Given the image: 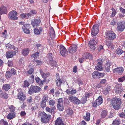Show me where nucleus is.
Listing matches in <instances>:
<instances>
[{"label": "nucleus", "mask_w": 125, "mask_h": 125, "mask_svg": "<svg viewBox=\"0 0 125 125\" xmlns=\"http://www.w3.org/2000/svg\"><path fill=\"white\" fill-rule=\"evenodd\" d=\"M121 103V99L117 98H113L111 101V104L115 110H118L120 108Z\"/></svg>", "instance_id": "f257e3e1"}, {"label": "nucleus", "mask_w": 125, "mask_h": 125, "mask_svg": "<svg viewBox=\"0 0 125 125\" xmlns=\"http://www.w3.org/2000/svg\"><path fill=\"white\" fill-rule=\"evenodd\" d=\"M40 115L41 116V121L44 123L46 124L48 122L51 118V115L47 114L44 112H42Z\"/></svg>", "instance_id": "f03ea898"}, {"label": "nucleus", "mask_w": 125, "mask_h": 125, "mask_svg": "<svg viewBox=\"0 0 125 125\" xmlns=\"http://www.w3.org/2000/svg\"><path fill=\"white\" fill-rule=\"evenodd\" d=\"M41 89L40 87L37 86L31 85L29 89L28 93L30 95L32 94L34 92L38 93L40 91Z\"/></svg>", "instance_id": "7ed1b4c3"}, {"label": "nucleus", "mask_w": 125, "mask_h": 125, "mask_svg": "<svg viewBox=\"0 0 125 125\" xmlns=\"http://www.w3.org/2000/svg\"><path fill=\"white\" fill-rule=\"evenodd\" d=\"M99 28V26L98 24L94 25L93 26L91 30V34L93 38L98 34Z\"/></svg>", "instance_id": "20e7f679"}, {"label": "nucleus", "mask_w": 125, "mask_h": 125, "mask_svg": "<svg viewBox=\"0 0 125 125\" xmlns=\"http://www.w3.org/2000/svg\"><path fill=\"white\" fill-rule=\"evenodd\" d=\"M105 35L108 39L110 40H113L116 37V34L112 31H108L105 33Z\"/></svg>", "instance_id": "39448f33"}, {"label": "nucleus", "mask_w": 125, "mask_h": 125, "mask_svg": "<svg viewBox=\"0 0 125 125\" xmlns=\"http://www.w3.org/2000/svg\"><path fill=\"white\" fill-rule=\"evenodd\" d=\"M17 90L18 92L17 94L18 98L21 101L25 100L26 98V97L25 94H23L21 89L20 88L18 89Z\"/></svg>", "instance_id": "423d86ee"}, {"label": "nucleus", "mask_w": 125, "mask_h": 125, "mask_svg": "<svg viewBox=\"0 0 125 125\" xmlns=\"http://www.w3.org/2000/svg\"><path fill=\"white\" fill-rule=\"evenodd\" d=\"M69 100L73 104L77 105L81 103V101L78 98L75 96H72L69 97Z\"/></svg>", "instance_id": "0eeeda50"}, {"label": "nucleus", "mask_w": 125, "mask_h": 125, "mask_svg": "<svg viewBox=\"0 0 125 125\" xmlns=\"http://www.w3.org/2000/svg\"><path fill=\"white\" fill-rule=\"evenodd\" d=\"M17 13L16 11L13 10L10 11L8 14V17L10 19L16 20L18 19L16 16Z\"/></svg>", "instance_id": "6e6552de"}, {"label": "nucleus", "mask_w": 125, "mask_h": 125, "mask_svg": "<svg viewBox=\"0 0 125 125\" xmlns=\"http://www.w3.org/2000/svg\"><path fill=\"white\" fill-rule=\"evenodd\" d=\"M77 45L75 44L72 45L68 48L69 53L72 54L75 52L77 50Z\"/></svg>", "instance_id": "1a4fd4ad"}, {"label": "nucleus", "mask_w": 125, "mask_h": 125, "mask_svg": "<svg viewBox=\"0 0 125 125\" xmlns=\"http://www.w3.org/2000/svg\"><path fill=\"white\" fill-rule=\"evenodd\" d=\"M41 21L39 18L34 19L32 20L31 23L34 28L39 26Z\"/></svg>", "instance_id": "9d476101"}, {"label": "nucleus", "mask_w": 125, "mask_h": 125, "mask_svg": "<svg viewBox=\"0 0 125 125\" xmlns=\"http://www.w3.org/2000/svg\"><path fill=\"white\" fill-rule=\"evenodd\" d=\"M60 52L61 54L63 56H66L68 54V51L66 49L64 46L62 45L60 46Z\"/></svg>", "instance_id": "9b49d317"}, {"label": "nucleus", "mask_w": 125, "mask_h": 125, "mask_svg": "<svg viewBox=\"0 0 125 125\" xmlns=\"http://www.w3.org/2000/svg\"><path fill=\"white\" fill-rule=\"evenodd\" d=\"M31 27L30 25L29 24H26L23 25L22 28L24 32L26 34H29L30 32V31L29 30Z\"/></svg>", "instance_id": "f8f14e48"}, {"label": "nucleus", "mask_w": 125, "mask_h": 125, "mask_svg": "<svg viewBox=\"0 0 125 125\" xmlns=\"http://www.w3.org/2000/svg\"><path fill=\"white\" fill-rule=\"evenodd\" d=\"M117 25V29L118 31L122 32L125 28L124 25L122 22H118Z\"/></svg>", "instance_id": "ddd939ff"}, {"label": "nucleus", "mask_w": 125, "mask_h": 125, "mask_svg": "<svg viewBox=\"0 0 125 125\" xmlns=\"http://www.w3.org/2000/svg\"><path fill=\"white\" fill-rule=\"evenodd\" d=\"M56 77L55 82L56 85L58 86H60L62 82L61 79L60 78L59 73H57L56 75Z\"/></svg>", "instance_id": "4468645a"}, {"label": "nucleus", "mask_w": 125, "mask_h": 125, "mask_svg": "<svg viewBox=\"0 0 125 125\" xmlns=\"http://www.w3.org/2000/svg\"><path fill=\"white\" fill-rule=\"evenodd\" d=\"M124 71L123 68L122 67H118L113 70V72L115 73L122 74Z\"/></svg>", "instance_id": "2eb2a0df"}, {"label": "nucleus", "mask_w": 125, "mask_h": 125, "mask_svg": "<svg viewBox=\"0 0 125 125\" xmlns=\"http://www.w3.org/2000/svg\"><path fill=\"white\" fill-rule=\"evenodd\" d=\"M16 54L15 51H8L6 53V56L7 58H12Z\"/></svg>", "instance_id": "dca6fc26"}, {"label": "nucleus", "mask_w": 125, "mask_h": 125, "mask_svg": "<svg viewBox=\"0 0 125 125\" xmlns=\"http://www.w3.org/2000/svg\"><path fill=\"white\" fill-rule=\"evenodd\" d=\"M55 125H66L64 124L60 117L58 118L54 121Z\"/></svg>", "instance_id": "f3484780"}, {"label": "nucleus", "mask_w": 125, "mask_h": 125, "mask_svg": "<svg viewBox=\"0 0 125 125\" xmlns=\"http://www.w3.org/2000/svg\"><path fill=\"white\" fill-rule=\"evenodd\" d=\"M83 58L85 59L88 58L90 60H92L93 58V56L90 53L87 52L84 53L83 54Z\"/></svg>", "instance_id": "a211bd4d"}, {"label": "nucleus", "mask_w": 125, "mask_h": 125, "mask_svg": "<svg viewBox=\"0 0 125 125\" xmlns=\"http://www.w3.org/2000/svg\"><path fill=\"white\" fill-rule=\"evenodd\" d=\"M66 92L68 94H71L72 95H74L77 92L76 89H72V90L71 89L67 90Z\"/></svg>", "instance_id": "6ab92c4d"}, {"label": "nucleus", "mask_w": 125, "mask_h": 125, "mask_svg": "<svg viewBox=\"0 0 125 125\" xmlns=\"http://www.w3.org/2000/svg\"><path fill=\"white\" fill-rule=\"evenodd\" d=\"M49 34L52 39L54 38L55 35V33L54 30L52 27L50 29Z\"/></svg>", "instance_id": "aec40b11"}, {"label": "nucleus", "mask_w": 125, "mask_h": 125, "mask_svg": "<svg viewBox=\"0 0 125 125\" xmlns=\"http://www.w3.org/2000/svg\"><path fill=\"white\" fill-rule=\"evenodd\" d=\"M7 12V8L4 6H1L0 9V14H6Z\"/></svg>", "instance_id": "412c9836"}, {"label": "nucleus", "mask_w": 125, "mask_h": 125, "mask_svg": "<svg viewBox=\"0 0 125 125\" xmlns=\"http://www.w3.org/2000/svg\"><path fill=\"white\" fill-rule=\"evenodd\" d=\"M43 29L42 27H40L39 29L36 28L34 30V33L36 35L41 34L42 31Z\"/></svg>", "instance_id": "4be33fe9"}, {"label": "nucleus", "mask_w": 125, "mask_h": 125, "mask_svg": "<svg viewBox=\"0 0 125 125\" xmlns=\"http://www.w3.org/2000/svg\"><path fill=\"white\" fill-rule=\"evenodd\" d=\"M92 76L93 78L94 79H98L100 78L99 76V73L97 71H94L92 73Z\"/></svg>", "instance_id": "5701e85b"}, {"label": "nucleus", "mask_w": 125, "mask_h": 125, "mask_svg": "<svg viewBox=\"0 0 125 125\" xmlns=\"http://www.w3.org/2000/svg\"><path fill=\"white\" fill-rule=\"evenodd\" d=\"M111 89V87L109 85H107L106 87L104 88L103 91V93L105 94H106L109 93V92Z\"/></svg>", "instance_id": "b1692460"}, {"label": "nucleus", "mask_w": 125, "mask_h": 125, "mask_svg": "<svg viewBox=\"0 0 125 125\" xmlns=\"http://www.w3.org/2000/svg\"><path fill=\"white\" fill-rule=\"evenodd\" d=\"M108 112L106 110H103L102 111L100 114V117L102 118H105L107 115Z\"/></svg>", "instance_id": "393cba45"}, {"label": "nucleus", "mask_w": 125, "mask_h": 125, "mask_svg": "<svg viewBox=\"0 0 125 125\" xmlns=\"http://www.w3.org/2000/svg\"><path fill=\"white\" fill-rule=\"evenodd\" d=\"M48 104L52 106V109L53 110H54L56 109V108L54 106L55 102L54 100L52 99L49 100L48 102Z\"/></svg>", "instance_id": "a878e982"}, {"label": "nucleus", "mask_w": 125, "mask_h": 125, "mask_svg": "<svg viewBox=\"0 0 125 125\" xmlns=\"http://www.w3.org/2000/svg\"><path fill=\"white\" fill-rule=\"evenodd\" d=\"M97 103L98 106L101 104L103 102L102 97V96H99L95 101Z\"/></svg>", "instance_id": "bb28decb"}, {"label": "nucleus", "mask_w": 125, "mask_h": 125, "mask_svg": "<svg viewBox=\"0 0 125 125\" xmlns=\"http://www.w3.org/2000/svg\"><path fill=\"white\" fill-rule=\"evenodd\" d=\"M29 52V49L28 48H25L23 49L22 52V54L24 56L27 55Z\"/></svg>", "instance_id": "cd10ccee"}, {"label": "nucleus", "mask_w": 125, "mask_h": 125, "mask_svg": "<svg viewBox=\"0 0 125 125\" xmlns=\"http://www.w3.org/2000/svg\"><path fill=\"white\" fill-rule=\"evenodd\" d=\"M11 86L10 84H4L2 87V89L6 91H7L10 88Z\"/></svg>", "instance_id": "c85d7f7f"}, {"label": "nucleus", "mask_w": 125, "mask_h": 125, "mask_svg": "<svg viewBox=\"0 0 125 125\" xmlns=\"http://www.w3.org/2000/svg\"><path fill=\"white\" fill-rule=\"evenodd\" d=\"M20 16L21 18L23 19L24 18L28 19L29 18V17L30 16V14L29 13H22V14H21Z\"/></svg>", "instance_id": "c756f323"}, {"label": "nucleus", "mask_w": 125, "mask_h": 125, "mask_svg": "<svg viewBox=\"0 0 125 125\" xmlns=\"http://www.w3.org/2000/svg\"><path fill=\"white\" fill-rule=\"evenodd\" d=\"M15 113H10L7 115V117L8 119L11 120L15 117Z\"/></svg>", "instance_id": "7c9ffc66"}, {"label": "nucleus", "mask_w": 125, "mask_h": 125, "mask_svg": "<svg viewBox=\"0 0 125 125\" xmlns=\"http://www.w3.org/2000/svg\"><path fill=\"white\" fill-rule=\"evenodd\" d=\"M35 80L36 83H37L40 86H42L43 85V80H41L39 77H36Z\"/></svg>", "instance_id": "2f4dec72"}, {"label": "nucleus", "mask_w": 125, "mask_h": 125, "mask_svg": "<svg viewBox=\"0 0 125 125\" xmlns=\"http://www.w3.org/2000/svg\"><path fill=\"white\" fill-rule=\"evenodd\" d=\"M90 113L87 112L86 113V115L83 116V118L87 121H89L90 120Z\"/></svg>", "instance_id": "473e14b6"}, {"label": "nucleus", "mask_w": 125, "mask_h": 125, "mask_svg": "<svg viewBox=\"0 0 125 125\" xmlns=\"http://www.w3.org/2000/svg\"><path fill=\"white\" fill-rule=\"evenodd\" d=\"M0 94L1 97L4 99H7L9 97L8 94L6 92L1 93Z\"/></svg>", "instance_id": "72a5a7b5"}, {"label": "nucleus", "mask_w": 125, "mask_h": 125, "mask_svg": "<svg viewBox=\"0 0 125 125\" xmlns=\"http://www.w3.org/2000/svg\"><path fill=\"white\" fill-rule=\"evenodd\" d=\"M66 112L68 115H72L73 113V110L69 108H67L66 110Z\"/></svg>", "instance_id": "f704fd0d"}, {"label": "nucleus", "mask_w": 125, "mask_h": 125, "mask_svg": "<svg viewBox=\"0 0 125 125\" xmlns=\"http://www.w3.org/2000/svg\"><path fill=\"white\" fill-rule=\"evenodd\" d=\"M57 108L60 111H62L64 109L63 104H57Z\"/></svg>", "instance_id": "c9c22d12"}, {"label": "nucleus", "mask_w": 125, "mask_h": 125, "mask_svg": "<svg viewBox=\"0 0 125 125\" xmlns=\"http://www.w3.org/2000/svg\"><path fill=\"white\" fill-rule=\"evenodd\" d=\"M47 61L48 62H50V61L53 60V57H52V54L51 53H48L47 54Z\"/></svg>", "instance_id": "e433bc0d"}, {"label": "nucleus", "mask_w": 125, "mask_h": 125, "mask_svg": "<svg viewBox=\"0 0 125 125\" xmlns=\"http://www.w3.org/2000/svg\"><path fill=\"white\" fill-rule=\"evenodd\" d=\"M39 52L37 51L36 52H35L31 56V57L34 58V59H36L37 57L39 56Z\"/></svg>", "instance_id": "4c0bfd02"}, {"label": "nucleus", "mask_w": 125, "mask_h": 125, "mask_svg": "<svg viewBox=\"0 0 125 125\" xmlns=\"http://www.w3.org/2000/svg\"><path fill=\"white\" fill-rule=\"evenodd\" d=\"M50 73H47L46 74L44 73H41V76L42 77L45 79V78H47V77H48L50 75Z\"/></svg>", "instance_id": "58836bf2"}, {"label": "nucleus", "mask_w": 125, "mask_h": 125, "mask_svg": "<svg viewBox=\"0 0 125 125\" xmlns=\"http://www.w3.org/2000/svg\"><path fill=\"white\" fill-rule=\"evenodd\" d=\"M36 59H34L33 62L36 64L37 65H41L42 63V62L39 60H36Z\"/></svg>", "instance_id": "ea45409f"}, {"label": "nucleus", "mask_w": 125, "mask_h": 125, "mask_svg": "<svg viewBox=\"0 0 125 125\" xmlns=\"http://www.w3.org/2000/svg\"><path fill=\"white\" fill-rule=\"evenodd\" d=\"M40 106L42 108L44 109L46 106V102L41 101L40 102Z\"/></svg>", "instance_id": "a19ab883"}, {"label": "nucleus", "mask_w": 125, "mask_h": 125, "mask_svg": "<svg viewBox=\"0 0 125 125\" xmlns=\"http://www.w3.org/2000/svg\"><path fill=\"white\" fill-rule=\"evenodd\" d=\"M38 105L35 103L33 104L31 107V109L32 110H35L37 109L38 108Z\"/></svg>", "instance_id": "79ce46f5"}, {"label": "nucleus", "mask_w": 125, "mask_h": 125, "mask_svg": "<svg viewBox=\"0 0 125 125\" xmlns=\"http://www.w3.org/2000/svg\"><path fill=\"white\" fill-rule=\"evenodd\" d=\"M49 62L52 66L56 67L57 66V62L53 60L50 61Z\"/></svg>", "instance_id": "37998d69"}, {"label": "nucleus", "mask_w": 125, "mask_h": 125, "mask_svg": "<svg viewBox=\"0 0 125 125\" xmlns=\"http://www.w3.org/2000/svg\"><path fill=\"white\" fill-rule=\"evenodd\" d=\"M34 72V69L32 68H31L28 71H27V72L29 75H33Z\"/></svg>", "instance_id": "c03bdc74"}, {"label": "nucleus", "mask_w": 125, "mask_h": 125, "mask_svg": "<svg viewBox=\"0 0 125 125\" xmlns=\"http://www.w3.org/2000/svg\"><path fill=\"white\" fill-rule=\"evenodd\" d=\"M30 84L28 81L25 80L24 82L23 87L25 88L29 86Z\"/></svg>", "instance_id": "a18cd8bd"}, {"label": "nucleus", "mask_w": 125, "mask_h": 125, "mask_svg": "<svg viewBox=\"0 0 125 125\" xmlns=\"http://www.w3.org/2000/svg\"><path fill=\"white\" fill-rule=\"evenodd\" d=\"M34 80V77L33 74L30 76L29 79V82L30 83H33Z\"/></svg>", "instance_id": "49530a36"}, {"label": "nucleus", "mask_w": 125, "mask_h": 125, "mask_svg": "<svg viewBox=\"0 0 125 125\" xmlns=\"http://www.w3.org/2000/svg\"><path fill=\"white\" fill-rule=\"evenodd\" d=\"M15 108L13 105L10 106H9L10 111L11 113H15Z\"/></svg>", "instance_id": "de8ad7c7"}, {"label": "nucleus", "mask_w": 125, "mask_h": 125, "mask_svg": "<svg viewBox=\"0 0 125 125\" xmlns=\"http://www.w3.org/2000/svg\"><path fill=\"white\" fill-rule=\"evenodd\" d=\"M11 76L12 74L11 73L10 71H8L6 72L5 76L7 79L11 77Z\"/></svg>", "instance_id": "09e8293b"}, {"label": "nucleus", "mask_w": 125, "mask_h": 125, "mask_svg": "<svg viewBox=\"0 0 125 125\" xmlns=\"http://www.w3.org/2000/svg\"><path fill=\"white\" fill-rule=\"evenodd\" d=\"M0 124L1 125H8V122L4 121V119H2L0 121Z\"/></svg>", "instance_id": "8fccbe9b"}, {"label": "nucleus", "mask_w": 125, "mask_h": 125, "mask_svg": "<svg viewBox=\"0 0 125 125\" xmlns=\"http://www.w3.org/2000/svg\"><path fill=\"white\" fill-rule=\"evenodd\" d=\"M48 97L47 95H44L43 97L42 101L46 102H48Z\"/></svg>", "instance_id": "3c124183"}, {"label": "nucleus", "mask_w": 125, "mask_h": 125, "mask_svg": "<svg viewBox=\"0 0 125 125\" xmlns=\"http://www.w3.org/2000/svg\"><path fill=\"white\" fill-rule=\"evenodd\" d=\"M97 41H95L94 40H91L89 41V44L92 45H95L97 43Z\"/></svg>", "instance_id": "603ef678"}, {"label": "nucleus", "mask_w": 125, "mask_h": 125, "mask_svg": "<svg viewBox=\"0 0 125 125\" xmlns=\"http://www.w3.org/2000/svg\"><path fill=\"white\" fill-rule=\"evenodd\" d=\"M95 69L96 70L101 71L102 70L103 68L102 66L97 65L95 66Z\"/></svg>", "instance_id": "864d4df0"}, {"label": "nucleus", "mask_w": 125, "mask_h": 125, "mask_svg": "<svg viewBox=\"0 0 125 125\" xmlns=\"http://www.w3.org/2000/svg\"><path fill=\"white\" fill-rule=\"evenodd\" d=\"M123 51L119 48H118L115 51L116 53L119 55H120L123 53Z\"/></svg>", "instance_id": "5fc2aeb1"}, {"label": "nucleus", "mask_w": 125, "mask_h": 125, "mask_svg": "<svg viewBox=\"0 0 125 125\" xmlns=\"http://www.w3.org/2000/svg\"><path fill=\"white\" fill-rule=\"evenodd\" d=\"M18 43L20 46H21L23 44V42L21 38H20L19 39L18 41Z\"/></svg>", "instance_id": "6e6d98bb"}, {"label": "nucleus", "mask_w": 125, "mask_h": 125, "mask_svg": "<svg viewBox=\"0 0 125 125\" xmlns=\"http://www.w3.org/2000/svg\"><path fill=\"white\" fill-rule=\"evenodd\" d=\"M10 72L11 74L13 75H14L16 73V70L13 68H12L10 70Z\"/></svg>", "instance_id": "4d7b16f0"}, {"label": "nucleus", "mask_w": 125, "mask_h": 125, "mask_svg": "<svg viewBox=\"0 0 125 125\" xmlns=\"http://www.w3.org/2000/svg\"><path fill=\"white\" fill-rule=\"evenodd\" d=\"M32 102V97L31 96H30L26 100V102L28 104H31Z\"/></svg>", "instance_id": "13d9d810"}, {"label": "nucleus", "mask_w": 125, "mask_h": 125, "mask_svg": "<svg viewBox=\"0 0 125 125\" xmlns=\"http://www.w3.org/2000/svg\"><path fill=\"white\" fill-rule=\"evenodd\" d=\"M111 10L112 11L111 15L113 17H114L116 14V11L113 7L111 8Z\"/></svg>", "instance_id": "bf43d9fd"}, {"label": "nucleus", "mask_w": 125, "mask_h": 125, "mask_svg": "<svg viewBox=\"0 0 125 125\" xmlns=\"http://www.w3.org/2000/svg\"><path fill=\"white\" fill-rule=\"evenodd\" d=\"M119 121L118 120H115L113 121L112 124V125H119Z\"/></svg>", "instance_id": "052dcab7"}, {"label": "nucleus", "mask_w": 125, "mask_h": 125, "mask_svg": "<svg viewBox=\"0 0 125 125\" xmlns=\"http://www.w3.org/2000/svg\"><path fill=\"white\" fill-rule=\"evenodd\" d=\"M125 80V76L120 77L118 79V81L119 82H122Z\"/></svg>", "instance_id": "680f3d73"}, {"label": "nucleus", "mask_w": 125, "mask_h": 125, "mask_svg": "<svg viewBox=\"0 0 125 125\" xmlns=\"http://www.w3.org/2000/svg\"><path fill=\"white\" fill-rule=\"evenodd\" d=\"M63 99L62 98H59L57 101L58 103L57 104H63Z\"/></svg>", "instance_id": "e2e57ef3"}, {"label": "nucleus", "mask_w": 125, "mask_h": 125, "mask_svg": "<svg viewBox=\"0 0 125 125\" xmlns=\"http://www.w3.org/2000/svg\"><path fill=\"white\" fill-rule=\"evenodd\" d=\"M122 86V84H117L116 86V88L117 89H118L117 91L118 92L121 91V87Z\"/></svg>", "instance_id": "0e129e2a"}, {"label": "nucleus", "mask_w": 125, "mask_h": 125, "mask_svg": "<svg viewBox=\"0 0 125 125\" xmlns=\"http://www.w3.org/2000/svg\"><path fill=\"white\" fill-rule=\"evenodd\" d=\"M81 100L82 104H83L86 102L87 101V98L85 97H83L81 98Z\"/></svg>", "instance_id": "69168bd1"}, {"label": "nucleus", "mask_w": 125, "mask_h": 125, "mask_svg": "<svg viewBox=\"0 0 125 125\" xmlns=\"http://www.w3.org/2000/svg\"><path fill=\"white\" fill-rule=\"evenodd\" d=\"M37 12V11L35 10H31L29 14L30 15H34L36 14Z\"/></svg>", "instance_id": "338daca9"}, {"label": "nucleus", "mask_w": 125, "mask_h": 125, "mask_svg": "<svg viewBox=\"0 0 125 125\" xmlns=\"http://www.w3.org/2000/svg\"><path fill=\"white\" fill-rule=\"evenodd\" d=\"M45 110L46 111H47L48 112L51 113H52V108L51 109L50 108H49L48 107H46L45 108Z\"/></svg>", "instance_id": "774afa93"}]
</instances>
